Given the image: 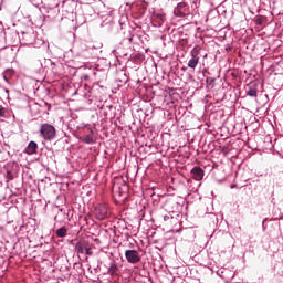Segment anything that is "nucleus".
<instances>
[{"label": "nucleus", "mask_w": 283, "mask_h": 283, "mask_svg": "<svg viewBox=\"0 0 283 283\" xmlns=\"http://www.w3.org/2000/svg\"><path fill=\"white\" fill-rule=\"evenodd\" d=\"M92 243L87 242V241H78L75 244V251L78 255H83L86 253V251L90 249V245Z\"/></svg>", "instance_id": "nucleus-4"}, {"label": "nucleus", "mask_w": 283, "mask_h": 283, "mask_svg": "<svg viewBox=\"0 0 283 283\" xmlns=\"http://www.w3.org/2000/svg\"><path fill=\"white\" fill-rule=\"evenodd\" d=\"M84 81H90V75H84Z\"/></svg>", "instance_id": "nucleus-22"}, {"label": "nucleus", "mask_w": 283, "mask_h": 283, "mask_svg": "<svg viewBox=\"0 0 283 283\" xmlns=\"http://www.w3.org/2000/svg\"><path fill=\"white\" fill-rule=\"evenodd\" d=\"M6 114H8V109L6 107H0V118H6Z\"/></svg>", "instance_id": "nucleus-17"}, {"label": "nucleus", "mask_w": 283, "mask_h": 283, "mask_svg": "<svg viewBox=\"0 0 283 283\" xmlns=\"http://www.w3.org/2000/svg\"><path fill=\"white\" fill-rule=\"evenodd\" d=\"M93 213L96 220H106L109 218V207L106 203H99L95 206Z\"/></svg>", "instance_id": "nucleus-2"}, {"label": "nucleus", "mask_w": 283, "mask_h": 283, "mask_svg": "<svg viewBox=\"0 0 283 283\" xmlns=\"http://www.w3.org/2000/svg\"><path fill=\"white\" fill-rule=\"evenodd\" d=\"M125 258L129 264H138L140 262V253L137 250H126Z\"/></svg>", "instance_id": "nucleus-3"}, {"label": "nucleus", "mask_w": 283, "mask_h": 283, "mask_svg": "<svg viewBox=\"0 0 283 283\" xmlns=\"http://www.w3.org/2000/svg\"><path fill=\"white\" fill-rule=\"evenodd\" d=\"M191 57L192 59H199V54H200V46H195L191 52Z\"/></svg>", "instance_id": "nucleus-14"}, {"label": "nucleus", "mask_w": 283, "mask_h": 283, "mask_svg": "<svg viewBox=\"0 0 283 283\" xmlns=\"http://www.w3.org/2000/svg\"><path fill=\"white\" fill-rule=\"evenodd\" d=\"M36 149H39V145L35 142H30L25 148V154L32 156L33 154H36Z\"/></svg>", "instance_id": "nucleus-8"}, {"label": "nucleus", "mask_w": 283, "mask_h": 283, "mask_svg": "<svg viewBox=\"0 0 283 283\" xmlns=\"http://www.w3.org/2000/svg\"><path fill=\"white\" fill-rule=\"evenodd\" d=\"M191 176L193 180H202L205 178V170L200 167H195L191 169Z\"/></svg>", "instance_id": "nucleus-6"}, {"label": "nucleus", "mask_w": 283, "mask_h": 283, "mask_svg": "<svg viewBox=\"0 0 283 283\" xmlns=\"http://www.w3.org/2000/svg\"><path fill=\"white\" fill-rule=\"evenodd\" d=\"M55 233H56L57 238H65L67 235V228L62 227V228L57 229Z\"/></svg>", "instance_id": "nucleus-11"}, {"label": "nucleus", "mask_w": 283, "mask_h": 283, "mask_svg": "<svg viewBox=\"0 0 283 283\" xmlns=\"http://www.w3.org/2000/svg\"><path fill=\"white\" fill-rule=\"evenodd\" d=\"M120 268L118 266V263L113 262L111 263L107 273L111 275V277H117Z\"/></svg>", "instance_id": "nucleus-7"}, {"label": "nucleus", "mask_w": 283, "mask_h": 283, "mask_svg": "<svg viewBox=\"0 0 283 283\" xmlns=\"http://www.w3.org/2000/svg\"><path fill=\"white\" fill-rule=\"evenodd\" d=\"M185 8H187V2H179L174 10L175 17H179L181 19L185 18L186 14H185V11H182L185 10Z\"/></svg>", "instance_id": "nucleus-5"}, {"label": "nucleus", "mask_w": 283, "mask_h": 283, "mask_svg": "<svg viewBox=\"0 0 283 283\" xmlns=\"http://www.w3.org/2000/svg\"><path fill=\"white\" fill-rule=\"evenodd\" d=\"M23 40L27 45H32L34 43V33H23Z\"/></svg>", "instance_id": "nucleus-9"}, {"label": "nucleus", "mask_w": 283, "mask_h": 283, "mask_svg": "<svg viewBox=\"0 0 283 283\" xmlns=\"http://www.w3.org/2000/svg\"><path fill=\"white\" fill-rule=\"evenodd\" d=\"M206 83L207 85H209L210 87H213L214 83H216V78L213 77H207L206 78Z\"/></svg>", "instance_id": "nucleus-16"}, {"label": "nucleus", "mask_w": 283, "mask_h": 283, "mask_svg": "<svg viewBox=\"0 0 283 283\" xmlns=\"http://www.w3.org/2000/svg\"><path fill=\"white\" fill-rule=\"evenodd\" d=\"M198 63H200V57H191L188 61V67H190L191 70H196V67H198Z\"/></svg>", "instance_id": "nucleus-10"}, {"label": "nucleus", "mask_w": 283, "mask_h": 283, "mask_svg": "<svg viewBox=\"0 0 283 283\" xmlns=\"http://www.w3.org/2000/svg\"><path fill=\"white\" fill-rule=\"evenodd\" d=\"M91 134H94V130H93V129H91Z\"/></svg>", "instance_id": "nucleus-23"}, {"label": "nucleus", "mask_w": 283, "mask_h": 283, "mask_svg": "<svg viewBox=\"0 0 283 283\" xmlns=\"http://www.w3.org/2000/svg\"><path fill=\"white\" fill-rule=\"evenodd\" d=\"M7 180L8 181L14 180V174L10 170H7Z\"/></svg>", "instance_id": "nucleus-18"}, {"label": "nucleus", "mask_w": 283, "mask_h": 283, "mask_svg": "<svg viewBox=\"0 0 283 283\" xmlns=\"http://www.w3.org/2000/svg\"><path fill=\"white\" fill-rule=\"evenodd\" d=\"M156 18H157L158 21H160L161 23H165V19H166L165 13H158V14L156 15Z\"/></svg>", "instance_id": "nucleus-19"}, {"label": "nucleus", "mask_w": 283, "mask_h": 283, "mask_svg": "<svg viewBox=\"0 0 283 283\" xmlns=\"http://www.w3.org/2000/svg\"><path fill=\"white\" fill-rule=\"evenodd\" d=\"M92 249H93L92 244H91V245H88L87 251H86V252H84V253H85V255H88V256L94 255V252L92 251Z\"/></svg>", "instance_id": "nucleus-20"}, {"label": "nucleus", "mask_w": 283, "mask_h": 283, "mask_svg": "<svg viewBox=\"0 0 283 283\" xmlns=\"http://www.w3.org/2000/svg\"><path fill=\"white\" fill-rule=\"evenodd\" d=\"M254 21H255L256 25H262V23H264V21H266V18L263 15H258V17H255Z\"/></svg>", "instance_id": "nucleus-15"}, {"label": "nucleus", "mask_w": 283, "mask_h": 283, "mask_svg": "<svg viewBox=\"0 0 283 283\" xmlns=\"http://www.w3.org/2000/svg\"><path fill=\"white\" fill-rule=\"evenodd\" d=\"M82 143H85V145H94V137H92V135H86L82 138Z\"/></svg>", "instance_id": "nucleus-13"}, {"label": "nucleus", "mask_w": 283, "mask_h": 283, "mask_svg": "<svg viewBox=\"0 0 283 283\" xmlns=\"http://www.w3.org/2000/svg\"><path fill=\"white\" fill-rule=\"evenodd\" d=\"M40 134L44 140H53L56 136V128L52 124H42L40 127Z\"/></svg>", "instance_id": "nucleus-1"}, {"label": "nucleus", "mask_w": 283, "mask_h": 283, "mask_svg": "<svg viewBox=\"0 0 283 283\" xmlns=\"http://www.w3.org/2000/svg\"><path fill=\"white\" fill-rule=\"evenodd\" d=\"M247 95L251 96L252 98H256L258 97V88L250 86L249 90L247 91Z\"/></svg>", "instance_id": "nucleus-12"}, {"label": "nucleus", "mask_w": 283, "mask_h": 283, "mask_svg": "<svg viewBox=\"0 0 283 283\" xmlns=\"http://www.w3.org/2000/svg\"><path fill=\"white\" fill-rule=\"evenodd\" d=\"M169 220H174V217H170L168 214L164 216V222H169Z\"/></svg>", "instance_id": "nucleus-21"}]
</instances>
